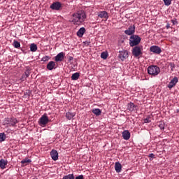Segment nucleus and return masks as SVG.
Returning <instances> with one entry per match:
<instances>
[{"instance_id":"c756f323","label":"nucleus","mask_w":179,"mask_h":179,"mask_svg":"<svg viewBox=\"0 0 179 179\" xmlns=\"http://www.w3.org/2000/svg\"><path fill=\"white\" fill-rule=\"evenodd\" d=\"M107 57H108V53L106 52H103L101 54V58H102V59H107Z\"/></svg>"},{"instance_id":"aec40b11","label":"nucleus","mask_w":179,"mask_h":179,"mask_svg":"<svg viewBox=\"0 0 179 179\" xmlns=\"http://www.w3.org/2000/svg\"><path fill=\"white\" fill-rule=\"evenodd\" d=\"M8 164V161L5 160L3 159H0V168L3 170L6 167V165Z\"/></svg>"},{"instance_id":"ddd939ff","label":"nucleus","mask_w":179,"mask_h":179,"mask_svg":"<svg viewBox=\"0 0 179 179\" xmlns=\"http://www.w3.org/2000/svg\"><path fill=\"white\" fill-rule=\"evenodd\" d=\"M50 156L55 162L58 159V151L57 150H52L50 152Z\"/></svg>"},{"instance_id":"393cba45","label":"nucleus","mask_w":179,"mask_h":179,"mask_svg":"<svg viewBox=\"0 0 179 179\" xmlns=\"http://www.w3.org/2000/svg\"><path fill=\"white\" fill-rule=\"evenodd\" d=\"M93 114H95V115H101V110L99 108H95L92 110Z\"/></svg>"},{"instance_id":"cd10ccee","label":"nucleus","mask_w":179,"mask_h":179,"mask_svg":"<svg viewBox=\"0 0 179 179\" xmlns=\"http://www.w3.org/2000/svg\"><path fill=\"white\" fill-rule=\"evenodd\" d=\"M5 139H6L5 133H0V142H4Z\"/></svg>"},{"instance_id":"412c9836","label":"nucleus","mask_w":179,"mask_h":179,"mask_svg":"<svg viewBox=\"0 0 179 179\" xmlns=\"http://www.w3.org/2000/svg\"><path fill=\"white\" fill-rule=\"evenodd\" d=\"M75 113L67 112L66 113V118H67V120H72L73 117H75Z\"/></svg>"},{"instance_id":"423d86ee","label":"nucleus","mask_w":179,"mask_h":179,"mask_svg":"<svg viewBox=\"0 0 179 179\" xmlns=\"http://www.w3.org/2000/svg\"><path fill=\"white\" fill-rule=\"evenodd\" d=\"M150 52H153V54H157L159 55V54H162V48L159 47L158 45H152L150 48Z\"/></svg>"},{"instance_id":"7ed1b4c3","label":"nucleus","mask_w":179,"mask_h":179,"mask_svg":"<svg viewBox=\"0 0 179 179\" xmlns=\"http://www.w3.org/2000/svg\"><path fill=\"white\" fill-rule=\"evenodd\" d=\"M148 73L152 76H157L160 73V68L157 66H150L148 67Z\"/></svg>"},{"instance_id":"a878e982","label":"nucleus","mask_w":179,"mask_h":179,"mask_svg":"<svg viewBox=\"0 0 179 179\" xmlns=\"http://www.w3.org/2000/svg\"><path fill=\"white\" fill-rule=\"evenodd\" d=\"M62 179H75L73 173L64 176Z\"/></svg>"},{"instance_id":"f03ea898","label":"nucleus","mask_w":179,"mask_h":179,"mask_svg":"<svg viewBox=\"0 0 179 179\" xmlns=\"http://www.w3.org/2000/svg\"><path fill=\"white\" fill-rule=\"evenodd\" d=\"M17 122H19V121L16 117H6L3 122V125L6 127V128H15Z\"/></svg>"},{"instance_id":"473e14b6","label":"nucleus","mask_w":179,"mask_h":179,"mask_svg":"<svg viewBox=\"0 0 179 179\" xmlns=\"http://www.w3.org/2000/svg\"><path fill=\"white\" fill-rule=\"evenodd\" d=\"M159 127L160 128V129H164V122H160L159 124Z\"/></svg>"},{"instance_id":"e433bc0d","label":"nucleus","mask_w":179,"mask_h":179,"mask_svg":"<svg viewBox=\"0 0 179 179\" xmlns=\"http://www.w3.org/2000/svg\"><path fill=\"white\" fill-rule=\"evenodd\" d=\"M172 23H173V24H176V23H177V21L172 20Z\"/></svg>"},{"instance_id":"0eeeda50","label":"nucleus","mask_w":179,"mask_h":179,"mask_svg":"<svg viewBox=\"0 0 179 179\" xmlns=\"http://www.w3.org/2000/svg\"><path fill=\"white\" fill-rule=\"evenodd\" d=\"M119 59H121V61H125L127 58H128V52L127 50H122L119 52L118 55Z\"/></svg>"},{"instance_id":"72a5a7b5","label":"nucleus","mask_w":179,"mask_h":179,"mask_svg":"<svg viewBox=\"0 0 179 179\" xmlns=\"http://www.w3.org/2000/svg\"><path fill=\"white\" fill-rule=\"evenodd\" d=\"M149 122H150V117H147V118L144 119V123L145 124H149Z\"/></svg>"},{"instance_id":"c9c22d12","label":"nucleus","mask_w":179,"mask_h":179,"mask_svg":"<svg viewBox=\"0 0 179 179\" xmlns=\"http://www.w3.org/2000/svg\"><path fill=\"white\" fill-rule=\"evenodd\" d=\"M149 157H150V159H155V154L153 153L150 154Z\"/></svg>"},{"instance_id":"9b49d317","label":"nucleus","mask_w":179,"mask_h":179,"mask_svg":"<svg viewBox=\"0 0 179 179\" xmlns=\"http://www.w3.org/2000/svg\"><path fill=\"white\" fill-rule=\"evenodd\" d=\"M178 82V78L177 77L173 78L170 83L168 85L169 89H172V87H174L176 85H177V83Z\"/></svg>"},{"instance_id":"4be33fe9","label":"nucleus","mask_w":179,"mask_h":179,"mask_svg":"<svg viewBox=\"0 0 179 179\" xmlns=\"http://www.w3.org/2000/svg\"><path fill=\"white\" fill-rule=\"evenodd\" d=\"M80 74L79 73H73L71 76V80H78Z\"/></svg>"},{"instance_id":"39448f33","label":"nucleus","mask_w":179,"mask_h":179,"mask_svg":"<svg viewBox=\"0 0 179 179\" xmlns=\"http://www.w3.org/2000/svg\"><path fill=\"white\" fill-rule=\"evenodd\" d=\"M49 122L50 120L48 119V116H47V114H43L38 120V124L41 127H45Z\"/></svg>"},{"instance_id":"f704fd0d","label":"nucleus","mask_w":179,"mask_h":179,"mask_svg":"<svg viewBox=\"0 0 179 179\" xmlns=\"http://www.w3.org/2000/svg\"><path fill=\"white\" fill-rule=\"evenodd\" d=\"M75 179H85V177L83 175H80L78 176H76Z\"/></svg>"},{"instance_id":"6ab92c4d","label":"nucleus","mask_w":179,"mask_h":179,"mask_svg":"<svg viewBox=\"0 0 179 179\" xmlns=\"http://www.w3.org/2000/svg\"><path fill=\"white\" fill-rule=\"evenodd\" d=\"M86 31V29L85 27H81L78 31H77V36L78 37H83V35L85 34V32Z\"/></svg>"},{"instance_id":"20e7f679","label":"nucleus","mask_w":179,"mask_h":179,"mask_svg":"<svg viewBox=\"0 0 179 179\" xmlns=\"http://www.w3.org/2000/svg\"><path fill=\"white\" fill-rule=\"evenodd\" d=\"M141 38L138 35H131L129 38V45L130 47H135L141 43Z\"/></svg>"},{"instance_id":"f8f14e48","label":"nucleus","mask_w":179,"mask_h":179,"mask_svg":"<svg viewBox=\"0 0 179 179\" xmlns=\"http://www.w3.org/2000/svg\"><path fill=\"white\" fill-rule=\"evenodd\" d=\"M64 52H61L59 54H57V55L55 57V60L56 61V62H61L64 60Z\"/></svg>"},{"instance_id":"5701e85b","label":"nucleus","mask_w":179,"mask_h":179,"mask_svg":"<svg viewBox=\"0 0 179 179\" xmlns=\"http://www.w3.org/2000/svg\"><path fill=\"white\" fill-rule=\"evenodd\" d=\"M30 51H31L32 52H36V51H37V45H36V43L31 44Z\"/></svg>"},{"instance_id":"b1692460","label":"nucleus","mask_w":179,"mask_h":179,"mask_svg":"<svg viewBox=\"0 0 179 179\" xmlns=\"http://www.w3.org/2000/svg\"><path fill=\"white\" fill-rule=\"evenodd\" d=\"M24 74L25 75L22 76L21 80H24V78L26 79V78H29V76H30V70H27Z\"/></svg>"},{"instance_id":"dca6fc26","label":"nucleus","mask_w":179,"mask_h":179,"mask_svg":"<svg viewBox=\"0 0 179 179\" xmlns=\"http://www.w3.org/2000/svg\"><path fill=\"white\" fill-rule=\"evenodd\" d=\"M136 109V105H135V103L130 102L127 104V110H129V111H135Z\"/></svg>"},{"instance_id":"9d476101","label":"nucleus","mask_w":179,"mask_h":179,"mask_svg":"<svg viewBox=\"0 0 179 179\" xmlns=\"http://www.w3.org/2000/svg\"><path fill=\"white\" fill-rule=\"evenodd\" d=\"M62 6V4H61L60 2L57 1L53 3H52L50 6V9H52V10H59L61 9V7Z\"/></svg>"},{"instance_id":"7c9ffc66","label":"nucleus","mask_w":179,"mask_h":179,"mask_svg":"<svg viewBox=\"0 0 179 179\" xmlns=\"http://www.w3.org/2000/svg\"><path fill=\"white\" fill-rule=\"evenodd\" d=\"M166 6H170L171 5V0H163Z\"/></svg>"},{"instance_id":"c85d7f7f","label":"nucleus","mask_w":179,"mask_h":179,"mask_svg":"<svg viewBox=\"0 0 179 179\" xmlns=\"http://www.w3.org/2000/svg\"><path fill=\"white\" fill-rule=\"evenodd\" d=\"M31 160L29 158H25L21 161V164H27L28 163H30Z\"/></svg>"},{"instance_id":"a211bd4d","label":"nucleus","mask_w":179,"mask_h":179,"mask_svg":"<svg viewBox=\"0 0 179 179\" xmlns=\"http://www.w3.org/2000/svg\"><path fill=\"white\" fill-rule=\"evenodd\" d=\"M55 68V62H49V63L47 64V69L48 71H52Z\"/></svg>"},{"instance_id":"bb28decb","label":"nucleus","mask_w":179,"mask_h":179,"mask_svg":"<svg viewBox=\"0 0 179 179\" xmlns=\"http://www.w3.org/2000/svg\"><path fill=\"white\" fill-rule=\"evenodd\" d=\"M13 45L15 48H20V43L17 41H14Z\"/></svg>"},{"instance_id":"1a4fd4ad","label":"nucleus","mask_w":179,"mask_h":179,"mask_svg":"<svg viewBox=\"0 0 179 179\" xmlns=\"http://www.w3.org/2000/svg\"><path fill=\"white\" fill-rule=\"evenodd\" d=\"M141 54H142V50L141 49V47L135 46L132 50V55L134 57H139Z\"/></svg>"},{"instance_id":"6e6552de","label":"nucleus","mask_w":179,"mask_h":179,"mask_svg":"<svg viewBox=\"0 0 179 179\" xmlns=\"http://www.w3.org/2000/svg\"><path fill=\"white\" fill-rule=\"evenodd\" d=\"M135 33V25H131L127 29L124 31V34L127 36H134Z\"/></svg>"},{"instance_id":"f3484780","label":"nucleus","mask_w":179,"mask_h":179,"mask_svg":"<svg viewBox=\"0 0 179 179\" xmlns=\"http://www.w3.org/2000/svg\"><path fill=\"white\" fill-rule=\"evenodd\" d=\"M122 169V165H121L120 162H115V170L116 173H121Z\"/></svg>"},{"instance_id":"2f4dec72","label":"nucleus","mask_w":179,"mask_h":179,"mask_svg":"<svg viewBox=\"0 0 179 179\" xmlns=\"http://www.w3.org/2000/svg\"><path fill=\"white\" fill-rule=\"evenodd\" d=\"M49 59V56H45L41 59V61H43V62H47V61H48Z\"/></svg>"},{"instance_id":"4468645a","label":"nucleus","mask_w":179,"mask_h":179,"mask_svg":"<svg viewBox=\"0 0 179 179\" xmlns=\"http://www.w3.org/2000/svg\"><path fill=\"white\" fill-rule=\"evenodd\" d=\"M98 17H101V19H108V13L106 11H101L98 13Z\"/></svg>"},{"instance_id":"f257e3e1","label":"nucleus","mask_w":179,"mask_h":179,"mask_svg":"<svg viewBox=\"0 0 179 179\" xmlns=\"http://www.w3.org/2000/svg\"><path fill=\"white\" fill-rule=\"evenodd\" d=\"M86 20V13L84 10H79L73 14L72 23L76 25L82 24Z\"/></svg>"},{"instance_id":"2eb2a0df","label":"nucleus","mask_w":179,"mask_h":179,"mask_svg":"<svg viewBox=\"0 0 179 179\" xmlns=\"http://www.w3.org/2000/svg\"><path fill=\"white\" fill-rule=\"evenodd\" d=\"M122 136L123 139H124L125 141H128V139L131 138V133L128 130H124L122 132Z\"/></svg>"},{"instance_id":"58836bf2","label":"nucleus","mask_w":179,"mask_h":179,"mask_svg":"<svg viewBox=\"0 0 179 179\" xmlns=\"http://www.w3.org/2000/svg\"><path fill=\"white\" fill-rule=\"evenodd\" d=\"M29 92H26L25 94H24V95L26 96V94H28V96H30V94H29Z\"/></svg>"},{"instance_id":"4c0bfd02","label":"nucleus","mask_w":179,"mask_h":179,"mask_svg":"<svg viewBox=\"0 0 179 179\" xmlns=\"http://www.w3.org/2000/svg\"><path fill=\"white\" fill-rule=\"evenodd\" d=\"M166 29H170V24H168L166 25Z\"/></svg>"}]
</instances>
